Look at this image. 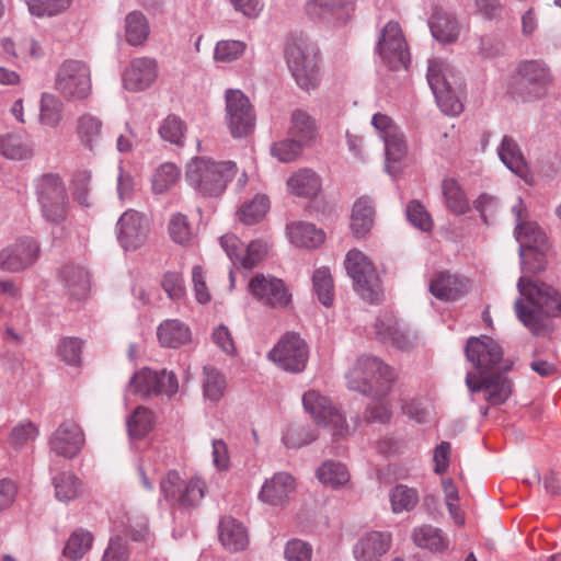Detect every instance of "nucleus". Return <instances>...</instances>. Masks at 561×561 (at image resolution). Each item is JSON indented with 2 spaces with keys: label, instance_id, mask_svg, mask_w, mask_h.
Segmentation results:
<instances>
[{
  "label": "nucleus",
  "instance_id": "38",
  "mask_svg": "<svg viewBox=\"0 0 561 561\" xmlns=\"http://www.w3.org/2000/svg\"><path fill=\"white\" fill-rule=\"evenodd\" d=\"M499 156L502 162L516 175L527 179L529 174L528 165L517 142L510 136H504L499 148Z\"/></svg>",
  "mask_w": 561,
  "mask_h": 561
},
{
  "label": "nucleus",
  "instance_id": "50",
  "mask_svg": "<svg viewBox=\"0 0 561 561\" xmlns=\"http://www.w3.org/2000/svg\"><path fill=\"white\" fill-rule=\"evenodd\" d=\"M153 413L145 408L138 407L127 419L128 434L133 438H141L147 435L153 427Z\"/></svg>",
  "mask_w": 561,
  "mask_h": 561
},
{
  "label": "nucleus",
  "instance_id": "17",
  "mask_svg": "<svg viewBox=\"0 0 561 561\" xmlns=\"http://www.w3.org/2000/svg\"><path fill=\"white\" fill-rule=\"evenodd\" d=\"M304 13L314 23L345 25L351 16V0H307Z\"/></svg>",
  "mask_w": 561,
  "mask_h": 561
},
{
  "label": "nucleus",
  "instance_id": "44",
  "mask_svg": "<svg viewBox=\"0 0 561 561\" xmlns=\"http://www.w3.org/2000/svg\"><path fill=\"white\" fill-rule=\"evenodd\" d=\"M64 119V102L51 93H43L39 104V122L50 128H57Z\"/></svg>",
  "mask_w": 561,
  "mask_h": 561
},
{
  "label": "nucleus",
  "instance_id": "47",
  "mask_svg": "<svg viewBox=\"0 0 561 561\" xmlns=\"http://www.w3.org/2000/svg\"><path fill=\"white\" fill-rule=\"evenodd\" d=\"M168 230L171 239L180 245L193 247L196 243V234L186 216L182 214H175L171 217Z\"/></svg>",
  "mask_w": 561,
  "mask_h": 561
},
{
  "label": "nucleus",
  "instance_id": "13",
  "mask_svg": "<svg viewBox=\"0 0 561 561\" xmlns=\"http://www.w3.org/2000/svg\"><path fill=\"white\" fill-rule=\"evenodd\" d=\"M353 289L368 304H379L383 291L373 262L360 251L353 250Z\"/></svg>",
  "mask_w": 561,
  "mask_h": 561
},
{
  "label": "nucleus",
  "instance_id": "18",
  "mask_svg": "<svg viewBox=\"0 0 561 561\" xmlns=\"http://www.w3.org/2000/svg\"><path fill=\"white\" fill-rule=\"evenodd\" d=\"M148 220L135 209L126 210L117 220V241L126 251L141 248L148 239Z\"/></svg>",
  "mask_w": 561,
  "mask_h": 561
},
{
  "label": "nucleus",
  "instance_id": "31",
  "mask_svg": "<svg viewBox=\"0 0 561 561\" xmlns=\"http://www.w3.org/2000/svg\"><path fill=\"white\" fill-rule=\"evenodd\" d=\"M376 220V207L368 196L359 197L353 204V237L365 238L373 229Z\"/></svg>",
  "mask_w": 561,
  "mask_h": 561
},
{
  "label": "nucleus",
  "instance_id": "29",
  "mask_svg": "<svg viewBox=\"0 0 561 561\" xmlns=\"http://www.w3.org/2000/svg\"><path fill=\"white\" fill-rule=\"evenodd\" d=\"M103 121L90 112L82 113L76 121L79 142L89 151H94L102 139Z\"/></svg>",
  "mask_w": 561,
  "mask_h": 561
},
{
  "label": "nucleus",
  "instance_id": "7",
  "mask_svg": "<svg viewBox=\"0 0 561 561\" xmlns=\"http://www.w3.org/2000/svg\"><path fill=\"white\" fill-rule=\"evenodd\" d=\"M286 60L297 84L305 90L318 84V48L302 39L291 42L286 48Z\"/></svg>",
  "mask_w": 561,
  "mask_h": 561
},
{
  "label": "nucleus",
  "instance_id": "63",
  "mask_svg": "<svg viewBox=\"0 0 561 561\" xmlns=\"http://www.w3.org/2000/svg\"><path fill=\"white\" fill-rule=\"evenodd\" d=\"M245 44L240 41H220L216 44L214 58L222 62H231L243 55Z\"/></svg>",
  "mask_w": 561,
  "mask_h": 561
},
{
  "label": "nucleus",
  "instance_id": "25",
  "mask_svg": "<svg viewBox=\"0 0 561 561\" xmlns=\"http://www.w3.org/2000/svg\"><path fill=\"white\" fill-rule=\"evenodd\" d=\"M157 78V62L149 57L134 58L123 73V84L129 91L148 89Z\"/></svg>",
  "mask_w": 561,
  "mask_h": 561
},
{
  "label": "nucleus",
  "instance_id": "62",
  "mask_svg": "<svg viewBox=\"0 0 561 561\" xmlns=\"http://www.w3.org/2000/svg\"><path fill=\"white\" fill-rule=\"evenodd\" d=\"M304 146H301L295 139H285L275 142L271 147V154L278 161L287 163L297 159L301 152Z\"/></svg>",
  "mask_w": 561,
  "mask_h": 561
},
{
  "label": "nucleus",
  "instance_id": "60",
  "mask_svg": "<svg viewBox=\"0 0 561 561\" xmlns=\"http://www.w3.org/2000/svg\"><path fill=\"white\" fill-rule=\"evenodd\" d=\"M407 218L417 229L422 231H431L433 220L425 207L416 199L410 201L407 206Z\"/></svg>",
  "mask_w": 561,
  "mask_h": 561
},
{
  "label": "nucleus",
  "instance_id": "26",
  "mask_svg": "<svg viewBox=\"0 0 561 561\" xmlns=\"http://www.w3.org/2000/svg\"><path fill=\"white\" fill-rule=\"evenodd\" d=\"M296 488L295 478L288 472L279 471L266 479L259 492V500L271 506H282Z\"/></svg>",
  "mask_w": 561,
  "mask_h": 561
},
{
  "label": "nucleus",
  "instance_id": "52",
  "mask_svg": "<svg viewBox=\"0 0 561 561\" xmlns=\"http://www.w3.org/2000/svg\"><path fill=\"white\" fill-rule=\"evenodd\" d=\"M312 285L319 301L329 307L334 299L333 279L329 268L320 267L312 275Z\"/></svg>",
  "mask_w": 561,
  "mask_h": 561
},
{
  "label": "nucleus",
  "instance_id": "61",
  "mask_svg": "<svg viewBox=\"0 0 561 561\" xmlns=\"http://www.w3.org/2000/svg\"><path fill=\"white\" fill-rule=\"evenodd\" d=\"M37 428L31 422H21L11 431L9 442L14 449H20L37 437Z\"/></svg>",
  "mask_w": 561,
  "mask_h": 561
},
{
  "label": "nucleus",
  "instance_id": "32",
  "mask_svg": "<svg viewBox=\"0 0 561 561\" xmlns=\"http://www.w3.org/2000/svg\"><path fill=\"white\" fill-rule=\"evenodd\" d=\"M219 540L225 549L240 551L249 543L244 526L232 517H224L219 524Z\"/></svg>",
  "mask_w": 561,
  "mask_h": 561
},
{
  "label": "nucleus",
  "instance_id": "20",
  "mask_svg": "<svg viewBox=\"0 0 561 561\" xmlns=\"http://www.w3.org/2000/svg\"><path fill=\"white\" fill-rule=\"evenodd\" d=\"M219 242L233 264L248 270L253 268L267 254V244L260 240L244 247L237 236L228 233L220 237Z\"/></svg>",
  "mask_w": 561,
  "mask_h": 561
},
{
  "label": "nucleus",
  "instance_id": "64",
  "mask_svg": "<svg viewBox=\"0 0 561 561\" xmlns=\"http://www.w3.org/2000/svg\"><path fill=\"white\" fill-rule=\"evenodd\" d=\"M82 342L76 337H64L60 340L57 353L64 362L77 365L81 358Z\"/></svg>",
  "mask_w": 561,
  "mask_h": 561
},
{
  "label": "nucleus",
  "instance_id": "56",
  "mask_svg": "<svg viewBox=\"0 0 561 561\" xmlns=\"http://www.w3.org/2000/svg\"><path fill=\"white\" fill-rule=\"evenodd\" d=\"M72 0H26L28 11L35 16H53L65 11Z\"/></svg>",
  "mask_w": 561,
  "mask_h": 561
},
{
  "label": "nucleus",
  "instance_id": "30",
  "mask_svg": "<svg viewBox=\"0 0 561 561\" xmlns=\"http://www.w3.org/2000/svg\"><path fill=\"white\" fill-rule=\"evenodd\" d=\"M468 290L467 280L457 275L440 272L430 284V291L440 300H456Z\"/></svg>",
  "mask_w": 561,
  "mask_h": 561
},
{
  "label": "nucleus",
  "instance_id": "19",
  "mask_svg": "<svg viewBox=\"0 0 561 561\" xmlns=\"http://www.w3.org/2000/svg\"><path fill=\"white\" fill-rule=\"evenodd\" d=\"M466 386L471 394L479 391L485 392V400L492 405H499L512 394V382L502 374L477 376L474 373H467Z\"/></svg>",
  "mask_w": 561,
  "mask_h": 561
},
{
  "label": "nucleus",
  "instance_id": "41",
  "mask_svg": "<svg viewBox=\"0 0 561 561\" xmlns=\"http://www.w3.org/2000/svg\"><path fill=\"white\" fill-rule=\"evenodd\" d=\"M203 396L206 400L217 403L225 394L227 380L225 375L213 366L203 368Z\"/></svg>",
  "mask_w": 561,
  "mask_h": 561
},
{
  "label": "nucleus",
  "instance_id": "43",
  "mask_svg": "<svg viewBox=\"0 0 561 561\" xmlns=\"http://www.w3.org/2000/svg\"><path fill=\"white\" fill-rule=\"evenodd\" d=\"M55 496L59 502L68 503L77 499L82 492V483L79 478L70 472L64 471L53 479Z\"/></svg>",
  "mask_w": 561,
  "mask_h": 561
},
{
  "label": "nucleus",
  "instance_id": "37",
  "mask_svg": "<svg viewBox=\"0 0 561 561\" xmlns=\"http://www.w3.org/2000/svg\"><path fill=\"white\" fill-rule=\"evenodd\" d=\"M287 186L297 196L312 198L321 191V181L312 170L300 169L288 179Z\"/></svg>",
  "mask_w": 561,
  "mask_h": 561
},
{
  "label": "nucleus",
  "instance_id": "16",
  "mask_svg": "<svg viewBox=\"0 0 561 561\" xmlns=\"http://www.w3.org/2000/svg\"><path fill=\"white\" fill-rule=\"evenodd\" d=\"M465 354L468 362L478 370L477 376H483L492 371L500 365L503 358L501 345L486 335L469 337L465 347Z\"/></svg>",
  "mask_w": 561,
  "mask_h": 561
},
{
  "label": "nucleus",
  "instance_id": "2",
  "mask_svg": "<svg viewBox=\"0 0 561 561\" xmlns=\"http://www.w3.org/2000/svg\"><path fill=\"white\" fill-rule=\"evenodd\" d=\"M398 379L394 367L371 354L358 356L353 368V390L373 399H386Z\"/></svg>",
  "mask_w": 561,
  "mask_h": 561
},
{
  "label": "nucleus",
  "instance_id": "35",
  "mask_svg": "<svg viewBox=\"0 0 561 561\" xmlns=\"http://www.w3.org/2000/svg\"><path fill=\"white\" fill-rule=\"evenodd\" d=\"M158 339L162 346L178 348L191 340V330L176 319L164 320L158 327Z\"/></svg>",
  "mask_w": 561,
  "mask_h": 561
},
{
  "label": "nucleus",
  "instance_id": "28",
  "mask_svg": "<svg viewBox=\"0 0 561 561\" xmlns=\"http://www.w3.org/2000/svg\"><path fill=\"white\" fill-rule=\"evenodd\" d=\"M286 236L294 247L308 250L320 247L325 240L322 229L301 220L287 224Z\"/></svg>",
  "mask_w": 561,
  "mask_h": 561
},
{
  "label": "nucleus",
  "instance_id": "4",
  "mask_svg": "<svg viewBox=\"0 0 561 561\" xmlns=\"http://www.w3.org/2000/svg\"><path fill=\"white\" fill-rule=\"evenodd\" d=\"M426 77L442 112L447 115L460 114L462 111V103L458 98L460 81L454 69L440 59H431Z\"/></svg>",
  "mask_w": 561,
  "mask_h": 561
},
{
  "label": "nucleus",
  "instance_id": "27",
  "mask_svg": "<svg viewBox=\"0 0 561 561\" xmlns=\"http://www.w3.org/2000/svg\"><path fill=\"white\" fill-rule=\"evenodd\" d=\"M391 546V534L387 531H369L363 535L353 554L357 561H379Z\"/></svg>",
  "mask_w": 561,
  "mask_h": 561
},
{
  "label": "nucleus",
  "instance_id": "39",
  "mask_svg": "<svg viewBox=\"0 0 561 561\" xmlns=\"http://www.w3.org/2000/svg\"><path fill=\"white\" fill-rule=\"evenodd\" d=\"M124 34L125 39L129 45H144L150 34V26L142 12L131 11L125 16Z\"/></svg>",
  "mask_w": 561,
  "mask_h": 561
},
{
  "label": "nucleus",
  "instance_id": "55",
  "mask_svg": "<svg viewBox=\"0 0 561 561\" xmlns=\"http://www.w3.org/2000/svg\"><path fill=\"white\" fill-rule=\"evenodd\" d=\"M268 208V198L265 195H256L250 203L243 205L239 211V218L247 225H253L265 216Z\"/></svg>",
  "mask_w": 561,
  "mask_h": 561
},
{
  "label": "nucleus",
  "instance_id": "5",
  "mask_svg": "<svg viewBox=\"0 0 561 561\" xmlns=\"http://www.w3.org/2000/svg\"><path fill=\"white\" fill-rule=\"evenodd\" d=\"M35 192L43 217L53 224L66 219L68 196L64 182L57 174L48 173L35 180Z\"/></svg>",
  "mask_w": 561,
  "mask_h": 561
},
{
  "label": "nucleus",
  "instance_id": "51",
  "mask_svg": "<svg viewBox=\"0 0 561 561\" xmlns=\"http://www.w3.org/2000/svg\"><path fill=\"white\" fill-rule=\"evenodd\" d=\"M186 134V125L176 115L167 116L160 124L159 135L160 137L170 144L175 146H183Z\"/></svg>",
  "mask_w": 561,
  "mask_h": 561
},
{
  "label": "nucleus",
  "instance_id": "49",
  "mask_svg": "<svg viewBox=\"0 0 561 561\" xmlns=\"http://www.w3.org/2000/svg\"><path fill=\"white\" fill-rule=\"evenodd\" d=\"M442 187L446 204L453 213L461 215L469 210V202L455 179H445Z\"/></svg>",
  "mask_w": 561,
  "mask_h": 561
},
{
  "label": "nucleus",
  "instance_id": "22",
  "mask_svg": "<svg viewBox=\"0 0 561 561\" xmlns=\"http://www.w3.org/2000/svg\"><path fill=\"white\" fill-rule=\"evenodd\" d=\"M84 445V434L80 426L72 421H65L51 434L49 448L58 457L71 459Z\"/></svg>",
  "mask_w": 561,
  "mask_h": 561
},
{
  "label": "nucleus",
  "instance_id": "15",
  "mask_svg": "<svg viewBox=\"0 0 561 561\" xmlns=\"http://www.w3.org/2000/svg\"><path fill=\"white\" fill-rule=\"evenodd\" d=\"M518 94L526 101L539 100L546 95L552 83L550 69L539 60H526L518 66Z\"/></svg>",
  "mask_w": 561,
  "mask_h": 561
},
{
  "label": "nucleus",
  "instance_id": "11",
  "mask_svg": "<svg viewBox=\"0 0 561 561\" xmlns=\"http://www.w3.org/2000/svg\"><path fill=\"white\" fill-rule=\"evenodd\" d=\"M376 51L391 69L408 68L410 53L398 22L389 21L381 30Z\"/></svg>",
  "mask_w": 561,
  "mask_h": 561
},
{
  "label": "nucleus",
  "instance_id": "8",
  "mask_svg": "<svg viewBox=\"0 0 561 561\" xmlns=\"http://www.w3.org/2000/svg\"><path fill=\"white\" fill-rule=\"evenodd\" d=\"M55 89L70 101L88 99L92 91L90 68L79 60L64 61L56 73Z\"/></svg>",
  "mask_w": 561,
  "mask_h": 561
},
{
  "label": "nucleus",
  "instance_id": "12",
  "mask_svg": "<svg viewBox=\"0 0 561 561\" xmlns=\"http://www.w3.org/2000/svg\"><path fill=\"white\" fill-rule=\"evenodd\" d=\"M160 490L167 501L186 508L199 504L204 497L205 482L198 477L184 481L179 472L171 470L160 481Z\"/></svg>",
  "mask_w": 561,
  "mask_h": 561
},
{
  "label": "nucleus",
  "instance_id": "1",
  "mask_svg": "<svg viewBox=\"0 0 561 561\" xmlns=\"http://www.w3.org/2000/svg\"><path fill=\"white\" fill-rule=\"evenodd\" d=\"M522 272L517 282L520 297L514 309L518 320L535 335H547L553 331L551 318L561 317V295L551 286L533 280L527 274L546 270L550 244L546 233L537 224L518 226Z\"/></svg>",
  "mask_w": 561,
  "mask_h": 561
},
{
  "label": "nucleus",
  "instance_id": "34",
  "mask_svg": "<svg viewBox=\"0 0 561 561\" xmlns=\"http://www.w3.org/2000/svg\"><path fill=\"white\" fill-rule=\"evenodd\" d=\"M61 279L71 299L82 300L90 290V279L87 270L79 265L69 264L61 272Z\"/></svg>",
  "mask_w": 561,
  "mask_h": 561
},
{
  "label": "nucleus",
  "instance_id": "59",
  "mask_svg": "<svg viewBox=\"0 0 561 561\" xmlns=\"http://www.w3.org/2000/svg\"><path fill=\"white\" fill-rule=\"evenodd\" d=\"M473 205L485 225L493 222L501 210L499 198L488 193L481 194Z\"/></svg>",
  "mask_w": 561,
  "mask_h": 561
},
{
  "label": "nucleus",
  "instance_id": "3",
  "mask_svg": "<svg viewBox=\"0 0 561 561\" xmlns=\"http://www.w3.org/2000/svg\"><path fill=\"white\" fill-rule=\"evenodd\" d=\"M237 165L232 161H216L206 157L192 159L186 167V181L204 196H218L236 175Z\"/></svg>",
  "mask_w": 561,
  "mask_h": 561
},
{
  "label": "nucleus",
  "instance_id": "36",
  "mask_svg": "<svg viewBox=\"0 0 561 561\" xmlns=\"http://www.w3.org/2000/svg\"><path fill=\"white\" fill-rule=\"evenodd\" d=\"M428 25L434 38L444 44L456 42L459 35V24L449 13L437 10L428 21Z\"/></svg>",
  "mask_w": 561,
  "mask_h": 561
},
{
  "label": "nucleus",
  "instance_id": "24",
  "mask_svg": "<svg viewBox=\"0 0 561 561\" xmlns=\"http://www.w3.org/2000/svg\"><path fill=\"white\" fill-rule=\"evenodd\" d=\"M377 341L401 351H408L413 346V339L409 332L399 327L398 320L391 312H381L373 324Z\"/></svg>",
  "mask_w": 561,
  "mask_h": 561
},
{
  "label": "nucleus",
  "instance_id": "6",
  "mask_svg": "<svg viewBox=\"0 0 561 561\" xmlns=\"http://www.w3.org/2000/svg\"><path fill=\"white\" fill-rule=\"evenodd\" d=\"M302 405L317 424L331 431L334 440L347 434L346 415L341 408L317 390H309L302 396Z\"/></svg>",
  "mask_w": 561,
  "mask_h": 561
},
{
  "label": "nucleus",
  "instance_id": "9",
  "mask_svg": "<svg viewBox=\"0 0 561 561\" xmlns=\"http://www.w3.org/2000/svg\"><path fill=\"white\" fill-rule=\"evenodd\" d=\"M128 390L141 398L153 396L171 399L179 391V381L173 371L167 369L153 370L145 367L134 374Z\"/></svg>",
  "mask_w": 561,
  "mask_h": 561
},
{
  "label": "nucleus",
  "instance_id": "33",
  "mask_svg": "<svg viewBox=\"0 0 561 561\" xmlns=\"http://www.w3.org/2000/svg\"><path fill=\"white\" fill-rule=\"evenodd\" d=\"M0 153L11 160L30 159L33 145L26 133H8L0 136Z\"/></svg>",
  "mask_w": 561,
  "mask_h": 561
},
{
  "label": "nucleus",
  "instance_id": "21",
  "mask_svg": "<svg viewBox=\"0 0 561 561\" xmlns=\"http://www.w3.org/2000/svg\"><path fill=\"white\" fill-rule=\"evenodd\" d=\"M249 290L257 300L273 308H286L291 300L283 280L273 276L255 275L249 283Z\"/></svg>",
  "mask_w": 561,
  "mask_h": 561
},
{
  "label": "nucleus",
  "instance_id": "53",
  "mask_svg": "<svg viewBox=\"0 0 561 561\" xmlns=\"http://www.w3.org/2000/svg\"><path fill=\"white\" fill-rule=\"evenodd\" d=\"M180 178V170L173 163H163L154 172L152 176V190L156 194L167 192L176 183Z\"/></svg>",
  "mask_w": 561,
  "mask_h": 561
},
{
  "label": "nucleus",
  "instance_id": "54",
  "mask_svg": "<svg viewBox=\"0 0 561 561\" xmlns=\"http://www.w3.org/2000/svg\"><path fill=\"white\" fill-rule=\"evenodd\" d=\"M118 528L134 541H147L150 537L148 520L144 516H126L119 524Z\"/></svg>",
  "mask_w": 561,
  "mask_h": 561
},
{
  "label": "nucleus",
  "instance_id": "57",
  "mask_svg": "<svg viewBox=\"0 0 561 561\" xmlns=\"http://www.w3.org/2000/svg\"><path fill=\"white\" fill-rule=\"evenodd\" d=\"M386 150V169L390 172V162L400 161L407 152L404 136L400 130L383 138Z\"/></svg>",
  "mask_w": 561,
  "mask_h": 561
},
{
  "label": "nucleus",
  "instance_id": "45",
  "mask_svg": "<svg viewBox=\"0 0 561 561\" xmlns=\"http://www.w3.org/2000/svg\"><path fill=\"white\" fill-rule=\"evenodd\" d=\"M93 536L90 531L79 528L68 538L62 556L70 561H79L91 549Z\"/></svg>",
  "mask_w": 561,
  "mask_h": 561
},
{
  "label": "nucleus",
  "instance_id": "48",
  "mask_svg": "<svg viewBox=\"0 0 561 561\" xmlns=\"http://www.w3.org/2000/svg\"><path fill=\"white\" fill-rule=\"evenodd\" d=\"M289 136L290 139H295L301 146L309 144L314 136V124L310 116L301 111L294 112Z\"/></svg>",
  "mask_w": 561,
  "mask_h": 561
},
{
  "label": "nucleus",
  "instance_id": "46",
  "mask_svg": "<svg viewBox=\"0 0 561 561\" xmlns=\"http://www.w3.org/2000/svg\"><path fill=\"white\" fill-rule=\"evenodd\" d=\"M413 541L423 549L443 551L447 548V539L442 530L431 525H423L414 529Z\"/></svg>",
  "mask_w": 561,
  "mask_h": 561
},
{
  "label": "nucleus",
  "instance_id": "58",
  "mask_svg": "<svg viewBox=\"0 0 561 561\" xmlns=\"http://www.w3.org/2000/svg\"><path fill=\"white\" fill-rule=\"evenodd\" d=\"M317 439V434L302 426H289L283 435V443L287 448H300Z\"/></svg>",
  "mask_w": 561,
  "mask_h": 561
},
{
  "label": "nucleus",
  "instance_id": "14",
  "mask_svg": "<svg viewBox=\"0 0 561 561\" xmlns=\"http://www.w3.org/2000/svg\"><path fill=\"white\" fill-rule=\"evenodd\" d=\"M268 357L283 370L300 373L306 368L309 350L299 334L288 332L271 350Z\"/></svg>",
  "mask_w": 561,
  "mask_h": 561
},
{
  "label": "nucleus",
  "instance_id": "23",
  "mask_svg": "<svg viewBox=\"0 0 561 561\" xmlns=\"http://www.w3.org/2000/svg\"><path fill=\"white\" fill-rule=\"evenodd\" d=\"M38 251V244L32 238L19 239L0 251V270L22 271L36 261Z\"/></svg>",
  "mask_w": 561,
  "mask_h": 561
},
{
  "label": "nucleus",
  "instance_id": "40",
  "mask_svg": "<svg viewBox=\"0 0 561 561\" xmlns=\"http://www.w3.org/2000/svg\"><path fill=\"white\" fill-rule=\"evenodd\" d=\"M389 502L393 514L410 513L420 502L419 491L407 484H396L389 491Z\"/></svg>",
  "mask_w": 561,
  "mask_h": 561
},
{
  "label": "nucleus",
  "instance_id": "10",
  "mask_svg": "<svg viewBox=\"0 0 561 561\" xmlns=\"http://www.w3.org/2000/svg\"><path fill=\"white\" fill-rule=\"evenodd\" d=\"M225 121L233 138L248 136L255 126V114L249 98L238 89L225 93Z\"/></svg>",
  "mask_w": 561,
  "mask_h": 561
},
{
  "label": "nucleus",
  "instance_id": "42",
  "mask_svg": "<svg viewBox=\"0 0 561 561\" xmlns=\"http://www.w3.org/2000/svg\"><path fill=\"white\" fill-rule=\"evenodd\" d=\"M317 478L322 484L337 489L347 483L351 476L345 463L328 460L317 469Z\"/></svg>",
  "mask_w": 561,
  "mask_h": 561
}]
</instances>
